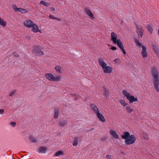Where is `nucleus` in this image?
<instances>
[{"label":"nucleus","instance_id":"nucleus-36","mask_svg":"<svg viewBox=\"0 0 159 159\" xmlns=\"http://www.w3.org/2000/svg\"><path fill=\"white\" fill-rule=\"evenodd\" d=\"M10 124L13 126H15L16 125V123L15 122H12L10 123Z\"/></svg>","mask_w":159,"mask_h":159},{"label":"nucleus","instance_id":"nucleus-19","mask_svg":"<svg viewBox=\"0 0 159 159\" xmlns=\"http://www.w3.org/2000/svg\"><path fill=\"white\" fill-rule=\"evenodd\" d=\"M110 134L115 139H119L118 135L116 133L114 130H111L110 131Z\"/></svg>","mask_w":159,"mask_h":159},{"label":"nucleus","instance_id":"nucleus-13","mask_svg":"<svg viewBox=\"0 0 159 159\" xmlns=\"http://www.w3.org/2000/svg\"><path fill=\"white\" fill-rule=\"evenodd\" d=\"M142 56L143 58L148 57V54L146 51V48L144 46H142V49L141 52Z\"/></svg>","mask_w":159,"mask_h":159},{"label":"nucleus","instance_id":"nucleus-24","mask_svg":"<svg viewBox=\"0 0 159 159\" xmlns=\"http://www.w3.org/2000/svg\"><path fill=\"white\" fill-rule=\"evenodd\" d=\"M79 138L78 137H75L72 143L73 146H76L78 144V139Z\"/></svg>","mask_w":159,"mask_h":159},{"label":"nucleus","instance_id":"nucleus-4","mask_svg":"<svg viewBox=\"0 0 159 159\" xmlns=\"http://www.w3.org/2000/svg\"><path fill=\"white\" fill-rule=\"evenodd\" d=\"M123 94L126 97L127 99L129 100L130 103H132L134 102L137 101H138L137 98H135L134 96L131 95L129 93L127 92L126 90L123 91Z\"/></svg>","mask_w":159,"mask_h":159},{"label":"nucleus","instance_id":"nucleus-35","mask_svg":"<svg viewBox=\"0 0 159 159\" xmlns=\"http://www.w3.org/2000/svg\"><path fill=\"white\" fill-rule=\"evenodd\" d=\"M49 17L50 18H52V19H57V17H54L53 15H51V14L49 16Z\"/></svg>","mask_w":159,"mask_h":159},{"label":"nucleus","instance_id":"nucleus-10","mask_svg":"<svg viewBox=\"0 0 159 159\" xmlns=\"http://www.w3.org/2000/svg\"><path fill=\"white\" fill-rule=\"evenodd\" d=\"M117 35L114 32H112L111 34V40L114 43H116V41L118 40Z\"/></svg>","mask_w":159,"mask_h":159},{"label":"nucleus","instance_id":"nucleus-30","mask_svg":"<svg viewBox=\"0 0 159 159\" xmlns=\"http://www.w3.org/2000/svg\"><path fill=\"white\" fill-rule=\"evenodd\" d=\"M30 140L33 143H36L37 142V140L35 138L33 137L32 136H30L29 138Z\"/></svg>","mask_w":159,"mask_h":159},{"label":"nucleus","instance_id":"nucleus-14","mask_svg":"<svg viewBox=\"0 0 159 159\" xmlns=\"http://www.w3.org/2000/svg\"><path fill=\"white\" fill-rule=\"evenodd\" d=\"M31 27H32V30L34 32L36 33L40 31L38 26L35 24H33Z\"/></svg>","mask_w":159,"mask_h":159},{"label":"nucleus","instance_id":"nucleus-42","mask_svg":"<svg viewBox=\"0 0 159 159\" xmlns=\"http://www.w3.org/2000/svg\"><path fill=\"white\" fill-rule=\"evenodd\" d=\"M51 10L52 11H55V9L54 7H52L50 8Z\"/></svg>","mask_w":159,"mask_h":159},{"label":"nucleus","instance_id":"nucleus-17","mask_svg":"<svg viewBox=\"0 0 159 159\" xmlns=\"http://www.w3.org/2000/svg\"><path fill=\"white\" fill-rule=\"evenodd\" d=\"M104 89L103 95L106 98H107L109 97L110 94L109 91V90L106 88L104 87Z\"/></svg>","mask_w":159,"mask_h":159},{"label":"nucleus","instance_id":"nucleus-2","mask_svg":"<svg viewBox=\"0 0 159 159\" xmlns=\"http://www.w3.org/2000/svg\"><path fill=\"white\" fill-rule=\"evenodd\" d=\"M151 73L153 77V83L154 87L157 92H159V76L158 72L155 67L152 68Z\"/></svg>","mask_w":159,"mask_h":159},{"label":"nucleus","instance_id":"nucleus-11","mask_svg":"<svg viewBox=\"0 0 159 159\" xmlns=\"http://www.w3.org/2000/svg\"><path fill=\"white\" fill-rule=\"evenodd\" d=\"M153 49L157 56L159 57V47L155 44L152 45Z\"/></svg>","mask_w":159,"mask_h":159},{"label":"nucleus","instance_id":"nucleus-37","mask_svg":"<svg viewBox=\"0 0 159 159\" xmlns=\"http://www.w3.org/2000/svg\"><path fill=\"white\" fill-rule=\"evenodd\" d=\"M107 139V138L106 137H102L101 138V140L102 141H104L106 139Z\"/></svg>","mask_w":159,"mask_h":159},{"label":"nucleus","instance_id":"nucleus-16","mask_svg":"<svg viewBox=\"0 0 159 159\" xmlns=\"http://www.w3.org/2000/svg\"><path fill=\"white\" fill-rule=\"evenodd\" d=\"M96 114L98 118L100 121L103 122L105 121L106 120L104 116L101 113H99V112L97 113Z\"/></svg>","mask_w":159,"mask_h":159},{"label":"nucleus","instance_id":"nucleus-15","mask_svg":"<svg viewBox=\"0 0 159 159\" xmlns=\"http://www.w3.org/2000/svg\"><path fill=\"white\" fill-rule=\"evenodd\" d=\"M85 11L86 14L92 19L94 18V17L91 11L88 8H85Z\"/></svg>","mask_w":159,"mask_h":159},{"label":"nucleus","instance_id":"nucleus-25","mask_svg":"<svg viewBox=\"0 0 159 159\" xmlns=\"http://www.w3.org/2000/svg\"><path fill=\"white\" fill-rule=\"evenodd\" d=\"M146 28H147L148 30L150 33L152 34V33L153 29L151 25H148Z\"/></svg>","mask_w":159,"mask_h":159},{"label":"nucleus","instance_id":"nucleus-23","mask_svg":"<svg viewBox=\"0 0 159 159\" xmlns=\"http://www.w3.org/2000/svg\"><path fill=\"white\" fill-rule=\"evenodd\" d=\"M55 113L54 115V118L57 119L59 116V110L58 108H55L54 110Z\"/></svg>","mask_w":159,"mask_h":159},{"label":"nucleus","instance_id":"nucleus-21","mask_svg":"<svg viewBox=\"0 0 159 159\" xmlns=\"http://www.w3.org/2000/svg\"><path fill=\"white\" fill-rule=\"evenodd\" d=\"M61 67L59 65L56 66L55 68V69L57 72H58L60 74H61L62 73V71L61 70Z\"/></svg>","mask_w":159,"mask_h":159},{"label":"nucleus","instance_id":"nucleus-46","mask_svg":"<svg viewBox=\"0 0 159 159\" xmlns=\"http://www.w3.org/2000/svg\"><path fill=\"white\" fill-rule=\"evenodd\" d=\"M94 128H92L91 129V130H94Z\"/></svg>","mask_w":159,"mask_h":159},{"label":"nucleus","instance_id":"nucleus-1","mask_svg":"<svg viewBox=\"0 0 159 159\" xmlns=\"http://www.w3.org/2000/svg\"><path fill=\"white\" fill-rule=\"evenodd\" d=\"M121 138L125 139L126 145H130L134 143L136 140V138L133 134L130 135L128 132H125L121 136Z\"/></svg>","mask_w":159,"mask_h":159},{"label":"nucleus","instance_id":"nucleus-38","mask_svg":"<svg viewBox=\"0 0 159 159\" xmlns=\"http://www.w3.org/2000/svg\"><path fill=\"white\" fill-rule=\"evenodd\" d=\"M111 49L113 50H116V48L115 47L112 46L111 48Z\"/></svg>","mask_w":159,"mask_h":159},{"label":"nucleus","instance_id":"nucleus-39","mask_svg":"<svg viewBox=\"0 0 159 159\" xmlns=\"http://www.w3.org/2000/svg\"><path fill=\"white\" fill-rule=\"evenodd\" d=\"M106 158L107 159H111V156L110 155H107L106 156Z\"/></svg>","mask_w":159,"mask_h":159},{"label":"nucleus","instance_id":"nucleus-28","mask_svg":"<svg viewBox=\"0 0 159 159\" xmlns=\"http://www.w3.org/2000/svg\"><path fill=\"white\" fill-rule=\"evenodd\" d=\"M40 3V4L43 5L44 6L46 7H48L50 5V3L45 2L43 1H41Z\"/></svg>","mask_w":159,"mask_h":159},{"label":"nucleus","instance_id":"nucleus-40","mask_svg":"<svg viewBox=\"0 0 159 159\" xmlns=\"http://www.w3.org/2000/svg\"><path fill=\"white\" fill-rule=\"evenodd\" d=\"M16 53L15 52H14L13 53V55H14V56L16 57H19V55L18 54H16Z\"/></svg>","mask_w":159,"mask_h":159},{"label":"nucleus","instance_id":"nucleus-32","mask_svg":"<svg viewBox=\"0 0 159 159\" xmlns=\"http://www.w3.org/2000/svg\"><path fill=\"white\" fill-rule=\"evenodd\" d=\"M120 104L124 106H126L127 104V103H126L125 101L123 100H120Z\"/></svg>","mask_w":159,"mask_h":159},{"label":"nucleus","instance_id":"nucleus-26","mask_svg":"<svg viewBox=\"0 0 159 159\" xmlns=\"http://www.w3.org/2000/svg\"><path fill=\"white\" fill-rule=\"evenodd\" d=\"M6 25V22L1 17H0V25L4 27H5Z\"/></svg>","mask_w":159,"mask_h":159},{"label":"nucleus","instance_id":"nucleus-45","mask_svg":"<svg viewBox=\"0 0 159 159\" xmlns=\"http://www.w3.org/2000/svg\"><path fill=\"white\" fill-rule=\"evenodd\" d=\"M56 20H61V19L60 18H57V19Z\"/></svg>","mask_w":159,"mask_h":159},{"label":"nucleus","instance_id":"nucleus-41","mask_svg":"<svg viewBox=\"0 0 159 159\" xmlns=\"http://www.w3.org/2000/svg\"><path fill=\"white\" fill-rule=\"evenodd\" d=\"M4 111V110L3 109H0V114H3V112Z\"/></svg>","mask_w":159,"mask_h":159},{"label":"nucleus","instance_id":"nucleus-5","mask_svg":"<svg viewBox=\"0 0 159 159\" xmlns=\"http://www.w3.org/2000/svg\"><path fill=\"white\" fill-rule=\"evenodd\" d=\"M45 76L46 78L49 81H57L61 80V77L60 75L54 77L51 73H46Z\"/></svg>","mask_w":159,"mask_h":159},{"label":"nucleus","instance_id":"nucleus-29","mask_svg":"<svg viewBox=\"0 0 159 159\" xmlns=\"http://www.w3.org/2000/svg\"><path fill=\"white\" fill-rule=\"evenodd\" d=\"M134 41H135L136 44L139 47H142V46H144L143 45H142V44L140 43L135 38H134Z\"/></svg>","mask_w":159,"mask_h":159},{"label":"nucleus","instance_id":"nucleus-27","mask_svg":"<svg viewBox=\"0 0 159 159\" xmlns=\"http://www.w3.org/2000/svg\"><path fill=\"white\" fill-rule=\"evenodd\" d=\"M125 109L126 111L128 113H130L133 111V109L129 106H126L125 107Z\"/></svg>","mask_w":159,"mask_h":159},{"label":"nucleus","instance_id":"nucleus-43","mask_svg":"<svg viewBox=\"0 0 159 159\" xmlns=\"http://www.w3.org/2000/svg\"><path fill=\"white\" fill-rule=\"evenodd\" d=\"M79 98V97H75V100H77V99H78Z\"/></svg>","mask_w":159,"mask_h":159},{"label":"nucleus","instance_id":"nucleus-18","mask_svg":"<svg viewBox=\"0 0 159 159\" xmlns=\"http://www.w3.org/2000/svg\"><path fill=\"white\" fill-rule=\"evenodd\" d=\"M47 149L45 147H41L39 148L38 152L39 153H45L46 152Z\"/></svg>","mask_w":159,"mask_h":159},{"label":"nucleus","instance_id":"nucleus-8","mask_svg":"<svg viewBox=\"0 0 159 159\" xmlns=\"http://www.w3.org/2000/svg\"><path fill=\"white\" fill-rule=\"evenodd\" d=\"M135 25L136 26V32L139 35L141 38L142 37V36L143 34V30L142 29L141 26L140 27H139L138 25L135 23Z\"/></svg>","mask_w":159,"mask_h":159},{"label":"nucleus","instance_id":"nucleus-6","mask_svg":"<svg viewBox=\"0 0 159 159\" xmlns=\"http://www.w3.org/2000/svg\"><path fill=\"white\" fill-rule=\"evenodd\" d=\"M32 52L36 56L43 55L44 54V52L42 51L40 47L38 46H34Z\"/></svg>","mask_w":159,"mask_h":159},{"label":"nucleus","instance_id":"nucleus-12","mask_svg":"<svg viewBox=\"0 0 159 159\" xmlns=\"http://www.w3.org/2000/svg\"><path fill=\"white\" fill-rule=\"evenodd\" d=\"M90 107L91 109L96 114L99 112L98 109L97 107V106L94 104H90Z\"/></svg>","mask_w":159,"mask_h":159},{"label":"nucleus","instance_id":"nucleus-9","mask_svg":"<svg viewBox=\"0 0 159 159\" xmlns=\"http://www.w3.org/2000/svg\"><path fill=\"white\" fill-rule=\"evenodd\" d=\"M23 24L25 27L30 28L32 26V25L34 23L31 20H26L24 21Z\"/></svg>","mask_w":159,"mask_h":159},{"label":"nucleus","instance_id":"nucleus-47","mask_svg":"<svg viewBox=\"0 0 159 159\" xmlns=\"http://www.w3.org/2000/svg\"><path fill=\"white\" fill-rule=\"evenodd\" d=\"M71 95H74V96L75 97V96H76V95L75 94L74 95L73 94H71Z\"/></svg>","mask_w":159,"mask_h":159},{"label":"nucleus","instance_id":"nucleus-44","mask_svg":"<svg viewBox=\"0 0 159 159\" xmlns=\"http://www.w3.org/2000/svg\"><path fill=\"white\" fill-rule=\"evenodd\" d=\"M117 60H118V59H115L114 60V61L115 62H116Z\"/></svg>","mask_w":159,"mask_h":159},{"label":"nucleus","instance_id":"nucleus-7","mask_svg":"<svg viewBox=\"0 0 159 159\" xmlns=\"http://www.w3.org/2000/svg\"><path fill=\"white\" fill-rule=\"evenodd\" d=\"M115 44H117V46L122 51L123 53L125 55L126 54V52L124 49L123 45L120 39H118L116 42V43H114Z\"/></svg>","mask_w":159,"mask_h":159},{"label":"nucleus","instance_id":"nucleus-3","mask_svg":"<svg viewBox=\"0 0 159 159\" xmlns=\"http://www.w3.org/2000/svg\"><path fill=\"white\" fill-rule=\"evenodd\" d=\"M98 62L100 66L102 67L104 73H111L112 71V68L109 66H107L106 63L103 61V59L100 57L98 59Z\"/></svg>","mask_w":159,"mask_h":159},{"label":"nucleus","instance_id":"nucleus-31","mask_svg":"<svg viewBox=\"0 0 159 159\" xmlns=\"http://www.w3.org/2000/svg\"><path fill=\"white\" fill-rule=\"evenodd\" d=\"M18 11L21 12V13H25L27 12L28 11L26 9L21 8H19Z\"/></svg>","mask_w":159,"mask_h":159},{"label":"nucleus","instance_id":"nucleus-20","mask_svg":"<svg viewBox=\"0 0 159 159\" xmlns=\"http://www.w3.org/2000/svg\"><path fill=\"white\" fill-rule=\"evenodd\" d=\"M67 124V122L66 120H62L61 121H60L59 122L58 125H59L61 127H63L65 125Z\"/></svg>","mask_w":159,"mask_h":159},{"label":"nucleus","instance_id":"nucleus-22","mask_svg":"<svg viewBox=\"0 0 159 159\" xmlns=\"http://www.w3.org/2000/svg\"><path fill=\"white\" fill-rule=\"evenodd\" d=\"M60 155H64L65 154L64 152L62 151H59L57 152L54 155V156H58Z\"/></svg>","mask_w":159,"mask_h":159},{"label":"nucleus","instance_id":"nucleus-48","mask_svg":"<svg viewBox=\"0 0 159 159\" xmlns=\"http://www.w3.org/2000/svg\"><path fill=\"white\" fill-rule=\"evenodd\" d=\"M80 138L81 139H82V136H81L80 137Z\"/></svg>","mask_w":159,"mask_h":159},{"label":"nucleus","instance_id":"nucleus-33","mask_svg":"<svg viewBox=\"0 0 159 159\" xmlns=\"http://www.w3.org/2000/svg\"><path fill=\"white\" fill-rule=\"evenodd\" d=\"M15 93H16V91L15 90L13 91H12L9 94V96L12 97V96H13L14 95V94H15Z\"/></svg>","mask_w":159,"mask_h":159},{"label":"nucleus","instance_id":"nucleus-34","mask_svg":"<svg viewBox=\"0 0 159 159\" xmlns=\"http://www.w3.org/2000/svg\"><path fill=\"white\" fill-rule=\"evenodd\" d=\"M12 8L16 11H18L19 8H17L16 6L15 5H12Z\"/></svg>","mask_w":159,"mask_h":159}]
</instances>
